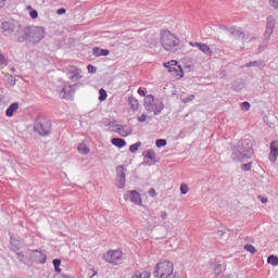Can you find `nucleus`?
Wrapping results in <instances>:
<instances>
[{
	"instance_id": "9",
	"label": "nucleus",
	"mask_w": 278,
	"mask_h": 278,
	"mask_svg": "<svg viewBox=\"0 0 278 278\" xmlns=\"http://www.w3.org/2000/svg\"><path fill=\"white\" fill-rule=\"evenodd\" d=\"M103 258L105 262H109V264H121V260H123V251L111 250L104 254Z\"/></svg>"
},
{
	"instance_id": "48",
	"label": "nucleus",
	"mask_w": 278,
	"mask_h": 278,
	"mask_svg": "<svg viewBox=\"0 0 278 278\" xmlns=\"http://www.w3.org/2000/svg\"><path fill=\"white\" fill-rule=\"evenodd\" d=\"M56 14H58L59 16H62V14H66V9H64V8L59 9V10L56 11Z\"/></svg>"
},
{
	"instance_id": "4",
	"label": "nucleus",
	"mask_w": 278,
	"mask_h": 278,
	"mask_svg": "<svg viewBox=\"0 0 278 278\" xmlns=\"http://www.w3.org/2000/svg\"><path fill=\"white\" fill-rule=\"evenodd\" d=\"M22 31L23 25L16 21L3 22L0 27V33L2 36L11 38V40H15L16 42H18V38H21Z\"/></svg>"
},
{
	"instance_id": "62",
	"label": "nucleus",
	"mask_w": 278,
	"mask_h": 278,
	"mask_svg": "<svg viewBox=\"0 0 278 278\" xmlns=\"http://www.w3.org/2000/svg\"><path fill=\"white\" fill-rule=\"evenodd\" d=\"M253 40H257V38L251 37L250 42H253Z\"/></svg>"
},
{
	"instance_id": "31",
	"label": "nucleus",
	"mask_w": 278,
	"mask_h": 278,
	"mask_svg": "<svg viewBox=\"0 0 278 278\" xmlns=\"http://www.w3.org/2000/svg\"><path fill=\"white\" fill-rule=\"evenodd\" d=\"M138 149H140V141H138L129 147L130 153H136L138 151Z\"/></svg>"
},
{
	"instance_id": "53",
	"label": "nucleus",
	"mask_w": 278,
	"mask_h": 278,
	"mask_svg": "<svg viewBox=\"0 0 278 278\" xmlns=\"http://www.w3.org/2000/svg\"><path fill=\"white\" fill-rule=\"evenodd\" d=\"M219 29H224L225 31H229V27H227L225 25L219 26Z\"/></svg>"
},
{
	"instance_id": "32",
	"label": "nucleus",
	"mask_w": 278,
	"mask_h": 278,
	"mask_svg": "<svg viewBox=\"0 0 278 278\" xmlns=\"http://www.w3.org/2000/svg\"><path fill=\"white\" fill-rule=\"evenodd\" d=\"M155 144H156L157 149H162V147H166V139H157L155 141Z\"/></svg>"
},
{
	"instance_id": "63",
	"label": "nucleus",
	"mask_w": 278,
	"mask_h": 278,
	"mask_svg": "<svg viewBox=\"0 0 278 278\" xmlns=\"http://www.w3.org/2000/svg\"><path fill=\"white\" fill-rule=\"evenodd\" d=\"M220 278H231V277H229V276H222Z\"/></svg>"
},
{
	"instance_id": "33",
	"label": "nucleus",
	"mask_w": 278,
	"mask_h": 278,
	"mask_svg": "<svg viewBox=\"0 0 278 278\" xmlns=\"http://www.w3.org/2000/svg\"><path fill=\"white\" fill-rule=\"evenodd\" d=\"M251 168H253V163L252 162L244 163V164L241 165V170L248 172V170H251Z\"/></svg>"
},
{
	"instance_id": "44",
	"label": "nucleus",
	"mask_w": 278,
	"mask_h": 278,
	"mask_svg": "<svg viewBox=\"0 0 278 278\" xmlns=\"http://www.w3.org/2000/svg\"><path fill=\"white\" fill-rule=\"evenodd\" d=\"M29 16H30V18H38V11L31 10V11L29 12Z\"/></svg>"
},
{
	"instance_id": "57",
	"label": "nucleus",
	"mask_w": 278,
	"mask_h": 278,
	"mask_svg": "<svg viewBox=\"0 0 278 278\" xmlns=\"http://www.w3.org/2000/svg\"><path fill=\"white\" fill-rule=\"evenodd\" d=\"M140 97H147V93L142 89L140 90Z\"/></svg>"
},
{
	"instance_id": "49",
	"label": "nucleus",
	"mask_w": 278,
	"mask_h": 278,
	"mask_svg": "<svg viewBox=\"0 0 278 278\" xmlns=\"http://www.w3.org/2000/svg\"><path fill=\"white\" fill-rule=\"evenodd\" d=\"M189 45H190V47H197V49H200L202 42H192V41H190Z\"/></svg>"
},
{
	"instance_id": "45",
	"label": "nucleus",
	"mask_w": 278,
	"mask_h": 278,
	"mask_svg": "<svg viewBox=\"0 0 278 278\" xmlns=\"http://www.w3.org/2000/svg\"><path fill=\"white\" fill-rule=\"evenodd\" d=\"M190 101H194V94H191L184 99V103H190Z\"/></svg>"
},
{
	"instance_id": "35",
	"label": "nucleus",
	"mask_w": 278,
	"mask_h": 278,
	"mask_svg": "<svg viewBox=\"0 0 278 278\" xmlns=\"http://www.w3.org/2000/svg\"><path fill=\"white\" fill-rule=\"evenodd\" d=\"M220 273H223V267L220 264H217L215 267H214V274L216 276H218Z\"/></svg>"
},
{
	"instance_id": "55",
	"label": "nucleus",
	"mask_w": 278,
	"mask_h": 278,
	"mask_svg": "<svg viewBox=\"0 0 278 278\" xmlns=\"http://www.w3.org/2000/svg\"><path fill=\"white\" fill-rule=\"evenodd\" d=\"M132 278H140V271H136Z\"/></svg>"
},
{
	"instance_id": "15",
	"label": "nucleus",
	"mask_w": 278,
	"mask_h": 278,
	"mask_svg": "<svg viewBox=\"0 0 278 278\" xmlns=\"http://www.w3.org/2000/svg\"><path fill=\"white\" fill-rule=\"evenodd\" d=\"M125 201H130L135 205H140V193L136 190L127 191L124 195Z\"/></svg>"
},
{
	"instance_id": "21",
	"label": "nucleus",
	"mask_w": 278,
	"mask_h": 278,
	"mask_svg": "<svg viewBox=\"0 0 278 278\" xmlns=\"http://www.w3.org/2000/svg\"><path fill=\"white\" fill-rule=\"evenodd\" d=\"M92 53H93V55H96V58H101V56L105 58V56L110 55V50L100 49L99 47H94L92 49Z\"/></svg>"
},
{
	"instance_id": "36",
	"label": "nucleus",
	"mask_w": 278,
	"mask_h": 278,
	"mask_svg": "<svg viewBox=\"0 0 278 278\" xmlns=\"http://www.w3.org/2000/svg\"><path fill=\"white\" fill-rule=\"evenodd\" d=\"M11 251H13V253L18 254V253H21V252H20V251H21V248H18L17 244L12 243V244H11Z\"/></svg>"
},
{
	"instance_id": "20",
	"label": "nucleus",
	"mask_w": 278,
	"mask_h": 278,
	"mask_svg": "<svg viewBox=\"0 0 278 278\" xmlns=\"http://www.w3.org/2000/svg\"><path fill=\"white\" fill-rule=\"evenodd\" d=\"M228 31L230 36H233L235 38H240V36H242L243 42H247V35H244L241 28L229 27Z\"/></svg>"
},
{
	"instance_id": "50",
	"label": "nucleus",
	"mask_w": 278,
	"mask_h": 278,
	"mask_svg": "<svg viewBox=\"0 0 278 278\" xmlns=\"http://www.w3.org/2000/svg\"><path fill=\"white\" fill-rule=\"evenodd\" d=\"M161 218H162L163 220H166V218H168V213H166V211H162V212H161Z\"/></svg>"
},
{
	"instance_id": "47",
	"label": "nucleus",
	"mask_w": 278,
	"mask_h": 278,
	"mask_svg": "<svg viewBox=\"0 0 278 278\" xmlns=\"http://www.w3.org/2000/svg\"><path fill=\"white\" fill-rule=\"evenodd\" d=\"M257 199H258V201H261V203H264V204L268 203V198H264L263 195H258Z\"/></svg>"
},
{
	"instance_id": "37",
	"label": "nucleus",
	"mask_w": 278,
	"mask_h": 278,
	"mask_svg": "<svg viewBox=\"0 0 278 278\" xmlns=\"http://www.w3.org/2000/svg\"><path fill=\"white\" fill-rule=\"evenodd\" d=\"M17 260H18V262H23V263H25V260H26V257H25V253H23V252H17Z\"/></svg>"
},
{
	"instance_id": "7",
	"label": "nucleus",
	"mask_w": 278,
	"mask_h": 278,
	"mask_svg": "<svg viewBox=\"0 0 278 278\" xmlns=\"http://www.w3.org/2000/svg\"><path fill=\"white\" fill-rule=\"evenodd\" d=\"M173 263L170 261H163L155 265L154 277L168 278L173 275Z\"/></svg>"
},
{
	"instance_id": "43",
	"label": "nucleus",
	"mask_w": 278,
	"mask_h": 278,
	"mask_svg": "<svg viewBox=\"0 0 278 278\" xmlns=\"http://www.w3.org/2000/svg\"><path fill=\"white\" fill-rule=\"evenodd\" d=\"M140 278H151V271H142Z\"/></svg>"
},
{
	"instance_id": "30",
	"label": "nucleus",
	"mask_w": 278,
	"mask_h": 278,
	"mask_svg": "<svg viewBox=\"0 0 278 278\" xmlns=\"http://www.w3.org/2000/svg\"><path fill=\"white\" fill-rule=\"evenodd\" d=\"M99 94V101H105L108 99V92L104 89H100Z\"/></svg>"
},
{
	"instance_id": "16",
	"label": "nucleus",
	"mask_w": 278,
	"mask_h": 278,
	"mask_svg": "<svg viewBox=\"0 0 278 278\" xmlns=\"http://www.w3.org/2000/svg\"><path fill=\"white\" fill-rule=\"evenodd\" d=\"M112 131H114L115 134H118L119 136H122V138H127V136L131 134V131L127 128V126H124L121 124L112 125Z\"/></svg>"
},
{
	"instance_id": "40",
	"label": "nucleus",
	"mask_w": 278,
	"mask_h": 278,
	"mask_svg": "<svg viewBox=\"0 0 278 278\" xmlns=\"http://www.w3.org/2000/svg\"><path fill=\"white\" fill-rule=\"evenodd\" d=\"M8 81L10 84V86H15L16 85V78H14V76L10 75L8 77Z\"/></svg>"
},
{
	"instance_id": "34",
	"label": "nucleus",
	"mask_w": 278,
	"mask_h": 278,
	"mask_svg": "<svg viewBox=\"0 0 278 278\" xmlns=\"http://www.w3.org/2000/svg\"><path fill=\"white\" fill-rule=\"evenodd\" d=\"M245 251H249V253H257V249L251 244H245L244 245Z\"/></svg>"
},
{
	"instance_id": "17",
	"label": "nucleus",
	"mask_w": 278,
	"mask_h": 278,
	"mask_svg": "<svg viewBox=\"0 0 278 278\" xmlns=\"http://www.w3.org/2000/svg\"><path fill=\"white\" fill-rule=\"evenodd\" d=\"M52 264L54 266L55 273H59V274L54 275V278H73L68 274H60V273H62V269L60 268L62 261L60 258H54L52 261Z\"/></svg>"
},
{
	"instance_id": "60",
	"label": "nucleus",
	"mask_w": 278,
	"mask_h": 278,
	"mask_svg": "<svg viewBox=\"0 0 278 278\" xmlns=\"http://www.w3.org/2000/svg\"><path fill=\"white\" fill-rule=\"evenodd\" d=\"M146 42H147L148 45H151V39H150V38H146Z\"/></svg>"
},
{
	"instance_id": "61",
	"label": "nucleus",
	"mask_w": 278,
	"mask_h": 278,
	"mask_svg": "<svg viewBox=\"0 0 278 278\" xmlns=\"http://www.w3.org/2000/svg\"><path fill=\"white\" fill-rule=\"evenodd\" d=\"M258 51L262 52L264 51V48L262 46L258 47Z\"/></svg>"
},
{
	"instance_id": "25",
	"label": "nucleus",
	"mask_w": 278,
	"mask_h": 278,
	"mask_svg": "<svg viewBox=\"0 0 278 278\" xmlns=\"http://www.w3.org/2000/svg\"><path fill=\"white\" fill-rule=\"evenodd\" d=\"M199 51H201L202 53H204V55H212V49L210 48V46H207L206 43H201L200 48H198Z\"/></svg>"
},
{
	"instance_id": "8",
	"label": "nucleus",
	"mask_w": 278,
	"mask_h": 278,
	"mask_svg": "<svg viewBox=\"0 0 278 278\" xmlns=\"http://www.w3.org/2000/svg\"><path fill=\"white\" fill-rule=\"evenodd\" d=\"M163 66L165 68H168V73L173 75L176 79H181L184 77V68H181V65L175 60L168 61L163 63Z\"/></svg>"
},
{
	"instance_id": "54",
	"label": "nucleus",
	"mask_w": 278,
	"mask_h": 278,
	"mask_svg": "<svg viewBox=\"0 0 278 278\" xmlns=\"http://www.w3.org/2000/svg\"><path fill=\"white\" fill-rule=\"evenodd\" d=\"M251 66H253V61L252 62H249L244 65L245 68H251Z\"/></svg>"
},
{
	"instance_id": "46",
	"label": "nucleus",
	"mask_w": 278,
	"mask_h": 278,
	"mask_svg": "<svg viewBox=\"0 0 278 278\" xmlns=\"http://www.w3.org/2000/svg\"><path fill=\"white\" fill-rule=\"evenodd\" d=\"M148 194L150 197H157V192H155V190L153 188H150L149 191H148Z\"/></svg>"
},
{
	"instance_id": "19",
	"label": "nucleus",
	"mask_w": 278,
	"mask_h": 278,
	"mask_svg": "<svg viewBox=\"0 0 278 278\" xmlns=\"http://www.w3.org/2000/svg\"><path fill=\"white\" fill-rule=\"evenodd\" d=\"M277 157H278V141H273L270 143L269 160L271 162H277Z\"/></svg>"
},
{
	"instance_id": "3",
	"label": "nucleus",
	"mask_w": 278,
	"mask_h": 278,
	"mask_svg": "<svg viewBox=\"0 0 278 278\" xmlns=\"http://www.w3.org/2000/svg\"><path fill=\"white\" fill-rule=\"evenodd\" d=\"M160 43L167 53H177L181 50V40L177 38L170 30L162 29L160 33Z\"/></svg>"
},
{
	"instance_id": "23",
	"label": "nucleus",
	"mask_w": 278,
	"mask_h": 278,
	"mask_svg": "<svg viewBox=\"0 0 278 278\" xmlns=\"http://www.w3.org/2000/svg\"><path fill=\"white\" fill-rule=\"evenodd\" d=\"M111 144H113L114 147H117L118 149H123V147H125L127 142L123 138H113L111 140Z\"/></svg>"
},
{
	"instance_id": "5",
	"label": "nucleus",
	"mask_w": 278,
	"mask_h": 278,
	"mask_svg": "<svg viewBox=\"0 0 278 278\" xmlns=\"http://www.w3.org/2000/svg\"><path fill=\"white\" fill-rule=\"evenodd\" d=\"M51 121L45 117V115H38L34 122V131H36L39 136H49L51 132Z\"/></svg>"
},
{
	"instance_id": "59",
	"label": "nucleus",
	"mask_w": 278,
	"mask_h": 278,
	"mask_svg": "<svg viewBox=\"0 0 278 278\" xmlns=\"http://www.w3.org/2000/svg\"><path fill=\"white\" fill-rule=\"evenodd\" d=\"M169 278H179V276H177V274H173Z\"/></svg>"
},
{
	"instance_id": "58",
	"label": "nucleus",
	"mask_w": 278,
	"mask_h": 278,
	"mask_svg": "<svg viewBox=\"0 0 278 278\" xmlns=\"http://www.w3.org/2000/svg\"><path fill=\"white\" fill-rule=\"evenodd\" d=\"M218 236H220V237L225 236V231L218 230Z\"/></svg>"
},
{
	"instance_id": "12",
	"label": "nucleus",
	"mask_w": 278,
	"mask_h": 278,
	"mask_svg": "<svg viewBox=\"0 0 278 278\" xmlns=\"http://www.w3.org/2000/svg\"><path fill=\"white\" fill-rule=\"evenodd\" d=\"M143 162L141 164L146 166H153L156 164L155 161V151L152 149L146 150L142 152Z\"/></svg>"
},
{
	"instance_id": "26",
	"label": "nucleus",
	"mask_w": 278,
	"mask_h": 278,
	"mask_svg": "<svg viewBox=\"0 0 278 278\" xmlns=\"http://www.w3.org/2000/svg\"><path fill=\"white\" fill-rule=\"evenodd\" d=\"M128 103H129L131 110H134V111L138 110L139 105H140V103L138 102V100L135 99V98H129V99H128Z\"/></svg>"
},
{
	"instance_id": "42",
	"label": "nucleus",
	"mask_w": 278,
	"mask_h": 278,
	"mask_svg": "<svg viewBox=\"0 0 278 278\" xmlns=\"http://www.w3.org/2000/svg\"><path fill=\"white\" fill-rule=\"evenodd\" d=\"M87 71L88 73L94 74L97 73V67H94V65H88Z\"/></svg>"
},
{
	"instance_id": "18",
	"label": "nucleus",
	"mask_w": 278,
	"mask_h": 278,
	"mask_svg": "<svg viewBox=\"0 0 278 278\" xmlns=\"http://www.w3.org/2000/svg\"><path fill=\"white\" fill-rule=\"evenodd\" d=\"M275 30V18L267 17V26L264 34L266 40H270V36H273V31Z\"/></svg>"
},
{
	"instance_id": "6",
	"label": "nucleus",
	"mask_w": 278,
	"mask_h": 278,
	"mask_svg": "<svg viewBox=\"0 0 278 278\" xmlns=\"http://www.w3.org/2000/svg\"><path fill=\"white\" fill-rule=\"evenodd\" d=\"M143 106L148 112H154V116H159V114H162V110H164V103L160 100H155L152 94L144 98Z\"/></svg>"
},
{
	"instance_id": "64",
	"label": "nucleus",
	"mask_w": 278,
	"mask_h": 278,
	"mask_svg": "<svg viewBox=\"0 0 278 278\" xmlns=\"http://www.w3.org/2000/svg\"><path fill=\"white\" fill-rule=\"evenodd\" d=\"M137 93L140 94V88L137 89Z\"/></svg>"
},
{
	"instance_id": "28",
	"label": "nucleus",
	"mask_w": 278,
	"mask_h": 278,
	"mask_svg": "<svg viewBox=\"0 0 278 278\" xmlns=\"http://www.w3.org/2000/svg\"><path fill=\"white\" fill-rule=\"evenodd\" d=\"M252 66L255 68H264L266 63L263 60L252 61Z\"/></svg>"
},
{
	"instance_id": "39",
	"label": "nucleus",
	"mask_w": 278,
	"mask_h": 278,
	"mask_svg": "<svg viewBox=\"0 0 278 278\" xmlns=\"http://www.w3.org/2000/svg\"><path fill=\"white\" fill-rule=\"evenodd\" d=\"M180 192H181V194H188V185L182 184L180 186Z\"/></svg>"
},
{
	"instance_id": "29",
	"label": "nucleus",
	"mask_w": 278,
	"mask_h": 278,
	"mask_svg": "<svg viewBox=\"0 0 278 278\" xmlns=\"http://www.w3.org/2000/svg\"><path fill=\"white\" fill-rule=\"evenodd\" d=\"M140 123H147V125H151V123H153V117L151 116H146L144 114H142L140 116Z\"/></svg>"
},
{
	"instance_id": "1",
	"label": "nucleus",
	"mask_w": 278,
	"mask_h": 278,
	"mask_svg": "<svg viewBox=\"0 0 278 278\" xmlns=\"http://www.w3.org/2000/svg\"><path fill=\"white\" fill-rule=\"evenodd\" d=\"M231 151L230 157L233 162H247L253 157V143H251V139H241L237 146L231 148Z\"/></svg>"
},
{
	"instance_id": "56",
	"label": "nucleus",
	"mask_w": 278,
	"mask_h": 278,
	"mask_svg": "<svg viewBox=\"0 0 278 278\" xmlns=\"http://www.w3.org/2000/svg\"><path fill=\"white\" fill-rule=\"evenodd\" d=\"M3 5H5V0H0V10L3 8Z\"/></svg>"
},
{
	"instance_id": "41",
	"label": "nucleus",
	"mask_w": 278,
	"mask_h": 278,
	"mask_svg": "<svg viewBox=\"0 0 278 278\" xmlns=\"http://www.w3.org/2000/svg\"><path fill=\"white\" fill-rule=\"evenodd\" d=\"M269 5L275 10H278V0H269Z\"/></svg>"
},
{
	"instance_id": "52",
	"label": "nucleus",
	"mask_w": 278,
	"mask_h": 278,
	"mask_svg": "<svg viewBox=\"0 0 278 278\" xmlns=\"http://www.w3.org/2000/svg\"><path fill=\"white\" fill-rule=\"evenodd\" d=\"M0 64H5V56L0 53Z\"/></svg>"
},
{
	"instance_id": "10",
	"label": "nucleus",
	"mask_w": 278,
	"mask_h": 278,
	"mask_svg": "<svg viewBox=\"0 0 278 278\" xmlns=\"http://www.w3.org/2000/svg\"><path fill=\"white\" fill-rule=\"evenodd\" d=\"M81 86L80 84H74L64 86L60 92V99H70L73 100V97H75V90Z\"/></svg>"
},
{
	"instance_id": "13",
	"label": "nucleus",
	"mask_w": 278,
	"mask_h": 278,
	"mask_svg": "<svg viewBox=\"0 0 278 278\" xmlns=\"http://www.w3.org/2000/svg\"><path fill=\"white\" fill-rule=\"evenodd\" d=\"M65 72L67 73V76L73 81H79L81 79V70L77 68L76 66L70 65L65 68Z\"/></svg>"
},
{
	"instance_id": "38",
	"label": "nucleus",
	"mask_w": 278,
	"mask_h": 278,
	"mask_svg": "<svg viewBox=\"0 0 278 278\" xmlns=\"http://www.w3.org/2000/svg\"><path fill=\"white\" fill-rule=\"evenodd\" d=\"M241 108H242V110H245V112H249V110H251V103L242 102Z\"/></svg>"
},
{
	"instance_id": "11",
	"label": "nucleus",
	"mask_w": 278,
	"mask_h": 278,
	"mask_svg": "<svg viewBox=\"0 0 278 278\" xmlns=\"http://www.w3.org/2000/svg\"><path fill=\"white\" fill-rule=\"evenodd\" d=\"M127 177V167L119 165L116 167V186L122 189L125 188Z\"/></svg>"
},
{
	"instance_id": "24",
	"label": "nucleus",
	"mask_w": 278,
	"mask_h": 278,
	"mask_svg": "<svg viewBox=\"0 0 278 278\" xmlns=\"http://www.w3.org/2000/svg\"><path fill=\"white\" fill-rule=\"evenodd\" d=\"M78 153H81V155H88L90 153V148L86 143H79L77 147Z\"/></svg>"
},
{
	"instance_id": "22",
	"label": "nucleus",
	"mask_w": 278,
	"mask_h": 278,
	"mask_svg": "<svg viewBox=\"0 0 278 278\" xmlns=\"http://www.w3.org/2000/svg\"><path fill=\"white\" fill-rule=\"evenodd\" d=\"M16 110H18V103L17 102H13L7 109L5 116H8V118H12V116H14V112H16Z\"/></svg>"
},
{
	"instance_id": "14",
	"label": "nucleus",
	"mask_w": 278,
	"mask_h": 278,
	"mask_svg": "<svg viewBox=\"0 0 278 278\" xmlns=\"http://www.w3.org/2000/svg\"><path fill=\"white\" fill-rule=\"evenodd\" d=\"M30 257L35 264H47V254L40 250H33Z\"/></svg>"
},
{
	"instance_id": "27",
	"label": "nucleus",
	"mask_w": 278,
	"mask_h": 278,
	"mask_svg": "<svg viewBox=\"0 0 278 278\" xmlns=\"http://www.w3.org/2000/svg\"><path fill=\"white\" fill-rule=\"evenodd\" d=\"M267 264H270L271 266H278V257L276 255H269L267 258Z\"/></svg>"
},
{
	"instance_id": "2",
	"label": "nucleus",
	"mask_w": 278,
	"mask_h": 278,
	"mask_svg": "<svg viewBox=\"0 0 278 278\" xmlns=\"http://www.w3.org/2000/svg\"><path fill=\"white\" fill-rule=\"evenodd\" d=\"M45 38V27L42 26H23L20 33L18 42H29L36 45Z\"/></svg>"
},
{
	"instance_id": "51",
	"label": "nucleus",
	"mask_w": 278,
	"mask_h": 278,
	"mask_svg": "<svg viewBox=\"0 0 278 278\" xmlns=\"http://www.w3.org/2000/svg\"><path fill=\"white\" fill-rule=\"evenodd\" d=\"M103 125H105V127H108V126H112V125H114V124H112V122H110V119H108V118H104L103 119Z\"/></svg>"
}]
</instances>
